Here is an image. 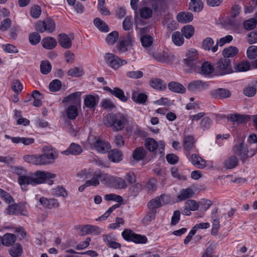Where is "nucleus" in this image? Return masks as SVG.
Returning <instances> with one entry per match:
<instances>
[{
  "mask_svg": "<svg viewBox=\"0 0 257 257\" xmlns=\"http://www.w3.org/2000/svg\"><path fill=\"white\" fill-rule=\"evenodd\" d=\"M88 141L89 144L93 146L97 151L101 153L107 152L110 148L109 143L102 140L100 138H92L91 139L89 137Z\"/></svg>",
  "mask_w": 257,
  "mask_h": 257,
  "instance_id": "obj_11",
  "label": "nucleus"
},
{
  "mask_svg": "<svg viewBox=\"0 0 257 257\" xmlns=\"http://www.w3.org/2000/svg\"><path fill=\"white\" fill-rule=\"evenodd\" d=\"M176 18L180 23H187L193 20V16L190 12H180L177 15Z\"/></svg>",
  "mask_w": 257,
  "mask_h": 257,
  "instance_id": "obj_28",
  "label": "nucleus"
},
{
  "mask_svg": "<svg viewBox=\"0 0 257 257\" xmlns=\"http://www.w3.org/2000/svg\"><path fill=\"white\" fill-rule=\"evenodd\" d=\"M199 204L201 205H203L204 204L207 205V206L206 209H208L212 205V203L210 200L204 199L202 200L199 203H197L194 200H188L185 202V206L190 210H191V211H196L198 209Z\"/></svg>",
  "mask_w": 257,
  "mask_h": 257,
  "instance_id": "obj_16",
  "label": "nucleus"
},
{
  "mask_svg": "<svg viewBox=\"0 0 257 257\" xmlns=\"http://www.w3.org/2000/svg\"><path fill=\"white\" fill-rule=\"evenodd\" d=\"M5 137L7 139L11 140L14 144L22 143L26 146L32 144L34 142V139L32 138L12 137L8 135H5Z\"/></svg>",
  "mask_w": 257,
  "mask_h": 257,
  "instance_id": "obj_21",
  "label": "nucleus"
},
{
  "mask_svg": "<svg viewBox=\"0 0 257 257\" xmlns=\"http://www.w3.org/2000/svg\"><path fill=\"white\" fill-rule=\"evenodd\" d=\"M1 239L2 243L4 245L10 246L15 242L16 240V237L13 234L6 233Z\"/></svg>",
  "mask_w": 257,
  "mask_h": 257,
  "instance_id": "obj_37",
  "label": "nucleus"
},
{
  "mask_svg": "<svg viewBox=\"0 0 257 257\" xmlns=\"http://www.w3.org/2000/svg\"><path fill=\"white\" fill-rule=\"evenodd\" d=\"M250 68V65L247 61H242L238 63L235 67L237 71L244 72L248 70Z\"/></svg>",
  "mask_w": 257,
  "mask_h": 257,
  "instance_id": "obj_59",
  "label": "nucleus"
},
{
  "mask_svg": "<svg viewBox=\"0 0 257 257\" xmlns=\"http://www.w3.org/2000/svg\"><path fill=\"white\" fill-rule=\"evenodd\" d=\"M74 36L73 34H70V36L65 33L59 35L58 42L59 44L65 49H69L72 45V40H73Z\"/></svg>",
  "mask_w": 257,
  "mask_h": 257,
  "instance_id": "obj_17",
  "label": "nucleus"
},
{
  "mask_svg": "<svg viewBox=\"0 0 257 257\" xmlns=\"http://www.w3.org/2000/svg\"><path fill=\"white\" fill-rule=\"evenodd\" d=\"M56 176V174L49 172L38 171L35 173H30L27 175L19 176L18 181L21 186L42 184L47 180H48V184L51 185L53 183V181L50 180V179L54 178Z\"/></svg>",
  "mask_w": 257,
  "mask_h": 257,
  "instance_id": "obj_1",
  "label": "nucleus"
},
{
  "mask_svg": "<svg viewBox=\"0 0 257 257\" xmlns=\"http://www.w3.org/2000/svg\"><path fill=\"white\" fill-rule=\"evenodd\" d=\"M79 175L84 177V179H87L92 176V178L86 181V184L90 186L96 187L99 185V171H95L91 175L89 170L84 169L82 170Z\"/></svg>",
  "mask_w": 257,
  "mask_h": 257,
  "instance_id": "obj_7",
  "label": "nucleus"
},
{
  "mask_svg": "<svg viewBox=\"0 0 257 257\" xmlns=\"http://www.w3.org/2000/svg\"><path fill=\"white\" fill-rule=\"evenodd\" d=\"M194 194V191L191 188L181 190L178 193L177 198L180 201L191 198Z\"/></svg>",
  "mask_w": 257,
  "mask_h": 257,
  "instance_id": "obj_27",
  "label": "nucleus"
},
{
  "mask_svg": "<svg viewBox=\"0 0 257 257\" xmlns=\"http://www.w3.org/2000/svg\"><path fill=\"white\" fill-rule=\"evenodd\" d=\"M223 165L227 169H233L237 166L238 159L236 156L231 155L225 160Z\"/></svg>",
  "mask_w": 257,
  "mask_h": 257,
  "instance_id": "obj_30",
  "label": "nucleus"
},
{
  "mask_svg": "<svg viewBox=\"0 0 257 257\" xmlns=\"http://www.w3.org/2000/svg\"><path fill=\"white\" fill-rule=\"evenodd\" d=\"M183 62L186 66L191 70L197 71L201 65L198 61V53L197 51L193 48L187 50L185 53Z\"/></svg>",
  "mask_w": 257,
  "mask_h": 257,
  "instance_id": "obj_4",
  "label": "nucleus"
},
{
  "mask_svg": "<svg viewBox=\"0 0 257 257\" xmlns=\"http://www.w3.org/2000/svg\"><path fill=\"white\" fill-rule=\"evenodd\" d=\"M256 20L254 18H250L245 21L243 23L244 28L247 30L254 29L256 25Z\"/></svg>",
  "mask_w": 257,
  "mask_h": 257,
  "instance_id": "obj_60",
  "label": "nucleus"
},
{
  "mask_svg": "<svg viewBox=\"0 0 257 257\" xmlns=\"http://www.w3.org/2000/svg\"><path fill=\"white\" fill-rule=\"evenodd\" d=\"M40 205L45 208H57L59 206V203L54 198L48 199L42 197L39 199Z\"/></svg>",
  "mask_w": 257,
  "mask_h": 257,
  "instance_id": "obj_19",
  "label": "nucleus"
},
{
  "mask_svg": "<svg viewBox=\"0 0 257 257\" xmlns=\"http://www.w3.org/2000/svg\"><path fill=\"white\" fill-rule=\"evenodd\" d=\"M99 171V179L101 182L105 185L109 187H111L114 177L108 173H106L104 172Z\"/></svg>",
  "mask_w": 257,
  "mask_h": 257,
  "instance_id": "obj_29",
  "label": "nucleus"
},
{
  "mask_svg": "<svg viewBox=\"0 0 257 257\" xmlns=\"http://www.w3.org/2000/svg\"><path fill=\"white\" fill-rule=\"evenodd\" d=\"M66 114L69 119H74L78 115L77 107L74 105H70L66 109Z\"/></svg>",
  "mask_w": 257,
  "mask_h": 257,
  "instance_id": "obj_35",
  "label": "nucleus"
},
{
  "mask_svg": "<svg viewBox=\"0 0 257 257\" xmlns=\"http://www.w3.org/2000/svg\"><path fill=\"white\" fill-rule=\"evenodd\" d=\"M212 95L213 97L216 98H226L231 96V92L229 90L226 89L218 88L212 92Z\"/></svg>",
  "mask_w": 257,
  "mask_h": 257,
  "instance_id": "obj_26",
  "label": "nucleus"
},
{
  "mask_svg": "<svg viewBox=\"0 0 257 257\" xmlns=\"http://www.w3.org/2000/svg\"><path fill=\"white\" fill-rule=\"evenodd\" d=\"M172 40L176 46H181L184 43V38L180 32L176 31L172 34Z\"/></svg>",
  "mask_w": 257,
  "mask_h": 257,
  "instance_id": "obj_46",
  "label": "nucleus"
},
{
  "mask_svg": "<svg viewBox=\"0 0 257 257\" xmlns=\"http://www.w3.org/2000/svg\"><path fill=\"white\" fill-rule=\"evenodd\" d=\"M150 84L153 88L160 90H163L166 88V84L159 78L152 79Z\"/></svg>",
  "mask_w": 257,
  "mask_h": 257,
  "instance_id": "obj_38",
  "label": "nucleus"
},
{
  "mask_svg": "<svg viewBox=\"0 0 257 257\" xmlns=\"http://www.w3.org/2000/svg\"><path fill=\"white\" fill-rule=\"evenodd\" d=\"M146 155V152L143 148L139 147L136 148L133 152L132 157L133 160L131 163L135 164L136 162H139L143 159Z\"/></svg>",
  "mask_w": 257,
  "mask_h": 257,
  "instance_id": "obj_24",
  "label": "nucleus"
},
{
  "mask_svg": "<svg viewBox=\"0 0 257 257\" xmlns=\"http://www.w3.org/2000/svg\"><path fill=\"white\" fill-rule=\"evenodd\" d=\"M144 75V73L142 71H130L126 73V76L132 79H139L142 78Z\"/></svg>",
  "mask_w": 257,
  "mask_h": 257,
  "instance_id": "obj_61",
  "label": "nucleus"
},
{
  "mask_svg": "<svg viewBox=\"0 0 257 257\" xmlns=\"http://www.w3.org/2000/svg\"><path fill=\"white\" fill-rule=\"evenodd\" d=\"M156 213L157 211H152L149 210V211L147 213L146 215L142 219V222L145 225H149L152 220L155 219Z\"/></svg>",
  "mask_w": 257,
  "mask_h": 257,
  "instance_id": "obj_45",
  "label": "nucleus"
},
{
  "mask_svg": "<svg viewBox=\"0 0 257 257\" xmlns=\"http://www.w3.org/2000/svg\"><path fill=\"white\" fill-rule=\"evenodd\" d=\"M55 23L51 19L47 18L43 21H38L35 26L36 30L40 33H52L55 30Z\"/></svg>",
  "mask_w": 257,
  "mask_h": 257,
  "instance_id": "obj_9",
  "label": "nucleus"
},
{
  "mask_svg": "<svg viewBox=\"0 0 257 257\" xmlns=\"http://www.w3.org/2000/svg\"><path fill=\"white\" fill-rule=\"evenodd\" d=\"M216 70L220 75L232 73V70L230 65V60L226 58L220 59L217 63Z\"/></svg>",
  "mask_w": 257,
  "mask_h": 257,
  "instance_id": "obj_10",
  "label": "nucleus"
},
{
  "mask_svg": "<svg viewBox=\"0 0 257 257\" xmlns=\"http://www.w3.org/2000/svg\"><path fill=\"white\" fill-rule=\"evenodd\" d=\"M168 86L171 91L176 93H184L186 91L185 88L177 82H171L168 84Z\"/></svg>",
  "mask_w": 257,
  "mask_h": 257,
  "instance_id": "obj_33",
  "label": "nucleus"
},
{
  "mask_svg": "<svg viewBox=\"0 0 257 257\" xmlns=\"http://www.w3.org/2000/svg\"><path fill=\"white\" fill-rule=\"evenodd\" d=\"M83 69L81 67H75L68 71V74L73 77H79L82 75Z\"/></svg>",
  "mask_w": 257,
  "mask_h": 257,
  "instance_id": "obj_56",
  "label": "nucleus"
},
{
  "mask_svg": "<svg viewBox=\"0 0 257 257\" xmlns=\"http://www.w3.org/2000/svg\"><path fill=\"white\" fill-rule=\"evenodd\" d=\"M24 159L28 163L41 165L39 155H26L24 157Z\"/></svg>",
  "mask_w": 257,
  "mask_h": 257,
  "instance_id": "obj_49",
  "label": "nucleus"
},
{
  "mask_svg": "<svg viewBox=\"0 0 257 257\" xmlns=\"http://www.w3.org/2000/svg\"><path fill=\"white\" fill-rule=\"evenodd\" d=\"M104 60L107 66L113 70H118L127 64L125 60L122 59L113 53H107L104 56Z\"/></svg>",
  "mask_w": 257,
  "mask_h": 257,
  "instance_id": "obj_6",
  "label": "nucleus"
},
{
  "mask_svg": "<svg viewBox=\"0 0 257 257\" xmlns=\"http://www.w3.org/2000/svg\"><path fill=\"white\" fill-rule=\"evenodd\" d=\"M183 35L187 39H189L194 34V29L191 25H187L183 27L181 30Z\"/></svg>",
  "mask_w": 257,
  "mask_h": 257,
  "instance_id": "obj_51",
  "label": "nucleus"
},
{
  "mask_svg": "<svg viewBox=\"0 0 257 257\" xmlns=\"http://www.w3.org/2000/svg\"><path fill=\"white\" fill-rule=\"evenodd\" d=\"M145 146L150 152H154L158 148L160 153L162 152L165 147L163 142L160 141L157 143L154 139L152 138H148L146 140Z\"/></svg>",
  "mask_w": 257,
  "mask_h": 257,
  "instance_id": "obj_15",
  "label": "nucleus"
},
{
  "mask_svg": "<svg viewBox=\"0 0 257 257\" xmlns=\"http://www.w3.org/2000/svg\"><path fill=\"white\" fill-rule=\"evenodd\" d=\"M214 42L210 37L204 39L202 43V48L205 51H210L216 52L217 51V45H214Z\"/></svg>",
  "mask_w": 257,
  "mask_h": 257,
  "instance_id": "obj_22",
  "label": "nucleus"
},
{
  "mask_svg": "<svg viewBox=\"0 0 257 257\" xmlns=\"http://www.w3.org/2000/svg\"><path fill=\"white\" fill-rule=\"evenodd\" d=\"M42 46L47 49H52L57 45L56 40L52 37H47L42 40Z\"/></svg>",
  "mask_w": 257,
  "mask_h": 257,
  "instance_id": "obj_36",
  "label": "nucleus"
},
{
  "mask_svg": "<svg viewBox=\"0 0 257 257\" xmlns=\"http://www.w3.org/2000/svg\"><path fill=\"white\" fill-rule=\"evenodd\" d=\"M29 39L32 45H35L40 42L41 36L38 33L34 32L30 34Z\"/></svg>",
  "mask_w": 257,
  "mask_h": 257,
  "instance_id": "obj_63",
  "label": "nucleus"
},
{
  "mask_svg": "<svg viewBox=\"0 0 257 257\" xmlns=\"http://www.w3.org/2000/svg\"><path fill=\"white\" fill-rule=\"evenodd\" d=\"M212 229L211 233L213 235H216L218 234L220 228V221L217 215L215 214L214 216L212 217Z\"/></svg>",
  "mask_w": 257,
  "mask_h": 257,
  "instance_id": "obj_40",
  "label": "nucleus"
},
{
  "mask_svg": "<svg viewBox=\"0 0 257 257\" xmlns=\"http://www.w3.org/2000/svg\"><path fill=\"white\" fill-rule=\"evenodd\" d=\"M103 122L112 128L114 131L122 130L129 123L128 116L124 113L118 112L116 113H108L103 118Z\"/></svg>",
  "mask_w": 257,
  "mask_h": 257,
  "instance_id": "obj_2",
  "label": "nucleus"
},
{
  "mask_svg": "<svg viewBox=\"0 0 257 257\" xmlns=\"http://www.w3.org/2000/svg\"><path fill=\"white\" fill-rule=\"evenodd\" d=\"M152 10L148 7H144L140 9V16L145 19H148L152 16Z\"/></svg>",
  "mask_w": 257,
  "mask_h": 257,
  "instance_id": "obj_50",
  "label": "nucleus"
},
{
  "mask_svg": "<svg viewBox=\"0 0 257 257\" xmlns=\"http://www.w3.org/2000/svg\"><path fill=\"white\" fill-rule=\"evenodd\" d=\"M10 254L13 257H19L23 252V248L20 243H16L9 250Z\"/></svg>",
  "mask_w": 257,
  "mask_h": 257,
  "instance_id": "obj_41",
  "label": "nucleus"
},
{
  "mask_svg": "<svg viewBox=\"0 0 257 257\" xmlns=\"http://www.w3.org/2000/svg\"><path fill=\"white\" fill-rule=\"evenodd\" d=\"M211 123V119L208 116H205L201 119L199 124L200 128L203 131H205L210 127Z\"/></svg>",
  "mask_w": 257,
  "mask_h": 257,
  "instance_id": "obj_52",
  "label": "nucleus"
},
{
  "mask_svg": "<svg viewBox=\"0 0 257 257\" xmlns=\"http://www.w3.org/2000/svg\"><path fill=\"white\" fill-rule=\"evenodd\" d=\"M62 86V83L58 79L53 80L49 84L50 90L52 92H56L60 90Z\"/></svg>",
  "mask_w": 257,
  "mask_h": 257,
  "instance_id": "obj_58",
  "label": "nucleus"
},
{
  "mask_svg": "<svg viewBox=\"0 0 257 257\" xmlns=\"http://www.w3.org/2000/svg\"><path fill=\"white\" fill-rule=\"evenodd\" d=\"M141 41L144 47H149L153 44V38L150 35H145L142 37Z\"/></svg>",
  "mask_w": 257,
  "mask_h": 257,
  "instance_id": "obj_62",
  "label": "nucleus"
},
{
  "mask_svg": "<svg viewBox=\"0 0 257 257\" xmlns=\"http://www.w3.org/2000/svg\"><path fill=\"white\" fill-rule=\"evenodd\" d=\"M194 139L192 136L186 137L184 139L183 146L186 151L191 150L193 146Z\"/></svg>",
  "mask_w": 257,
  "mask_h": 257,
  "instance_id": "obj_55",
  "label": "nucleus"
},
{
  "mask_svg": "<svg viewBox=\"0 0 257 257\" xmlns=\"http://www.w3.org/2000/svg\"><path fill=\"white\" fill-rule=\"evenodd\" d=\"M190 160L192 164L197 168L203 169L206 166V161L198 155L192 154Z\"/></svg>",
  "mask_w": 257,
  "mask_h": 257,
  "instance_id": "obj_23",
  "label": "nucleus"
},
{
  "mask_svg": "<svg viewBox=\"0 0 257 257\" xmlns=\"http://www.w3.org/2000/svg\"><path fill=\"white\" fill-rule=\"evenodd\" d=\"M123 239L128 241H133L136 243H146L147 238L145 235L135 233L130 229H125L122 232Z\"/></svg>",
  "mask_w": 257,
  "mask_h": 257,
  "instance_id": "obj_8",
  "label": "nucleus"
},
{
  "mask_svg": "<svg viewBox=\"0 0 257 257\" xmlns=\"http://www.w3.org/2000/svg\"><path fill=\"white\" fill-rule=\"evenodd\" d=\"M109 160L114 163H118L122 160V153L117 150H113L108 154Z\"/></svg>",
  "mask_w": 257,
  "mask_h": 257,
  "instance_id": "obj_34",
  "label": "nucleus"
},
{
  "mask_svg": "<svg viewBox=\"0 0 257 257\" xmlns=\"http://www.w3.org/2000/svg\"><path fill=\"white\" fill-rule=\"evenodd\" d=\"M111 187L122 189L126 188L127 187V184L125 179L120 177H114Z\"/></svg>",
  "mask_w": 257,
  "mask_h": 257,
  "instance_id": "obj_39",
  "label": "nucleus"
},
{
  "mask_svg": "<svg viewBox=\"0 0 257 257\" xmlns=\"http://www.w3.org/2000/svg\"><path fill=\"white\" fill-rule=\"evenodd\" d=\"M118 33L117 31H113L109 34L106 38V41L109 45H113L118 38Z\"/></svg>",
  "mask_w": 257,
  "mask_h": 257,
  "instance_id": "obj_54",
  "label": "nucleus"
},
{
  "mask_svg": "<svg viewBox=\"0 0 257 257\" xmlns=\"http://www.w3.org/2000/svg\"><path fill=\"white\" fill-rule=\"evenodd\" d=\"M234 153L238 156L240 160L243 162L247 160L249 151L248 148L243 143H240L235 145L233 147Z\"/></svg>",
  "mask_w": 257,
  "mask_h": 257,
  "instance_id": "obj_14",
  "label": "nucleus"
},
{
  "mask_svg": "<svg viewBox=\"0 0 257 257\" xmlns=\"http://www.w3.org/2000/svg\"><path fill=\"white\" fill-rule=\"evenodd\" d=\"M170 197L168 196L161 195L151 200L148 203L147 206L150 210L157 211V208L162 206V202L167 203Z\"/></svg>",
  "mask_w": 257,
  "mask_h": 257,
  "instance_id": "obj_13",
  "label": "nucleus"
},
{
  "mask_svg": "<svg viewBox=\"0 0 257 257\" xmlns=\"http://www.w3.org/2000/svg\"><path fill=\"white\" fill-rule=\"evenodd\" d=\"M95 26L101 31L107 32L109 31V28L107 24L101 19L96 18L93 21Z\"/></svg>",
  "mask_w": 257,
  "mask_h": 257,
  "instance_id": "obj_44",
  "label": "nucleus"
},
{
  "mask_svg": "<svg viewBox=\"0 0 257 257\" xmlns=\"http://www.w3.org/2000/svg\"><path fill=\"white\" fill-rule=\"evenodd\" d=\"M238 52V49L234 46H230L224 49L222 54L224 58H229L235 56Z\"/></svg>",
  "mask_w": 257,
  "mask_h": 257,
  "instance_id": "obj_42",
  "label": "nucleus"
},
{
  "mask_svg": "<svg viewBox=\"0 0 257 257\" xmlns=\"http://www.w3.org/2000/svg\"><path fill=\"white\" fill-rule=\"evenodd\" d=\"M82 152L81 147L76 143H72L69 148L66 150L62 152L64 155H68L70 154L73 155H77L80 154Z\"/></svg>",
  "mask_w": 257,
  "mask_h": 257,
  "instance_id": "obj_25",
  "label": "nucleus"
},
{
  "mask_svg": "<svg viewBox=\"0 0 257 257\" xmlns=\"http://www.w3.org/2000/svg\"><path fill=\"white\" fill-rule=\"evenodd\" d=\"M133 44V38L130 35H127L119 40L116 47L119 53H125L131 49Z\"/></svg>",
  "mask_w": 257,
  "mask_h": 257,
  "instance_id": "obj_12",
  "label": "nucleus"
},
{
  "mask_svg": "<svg viewBox=\"0 0 257 257\" xmlns=\"http://www.w3.org/2000/svg\"><path fill=\"white\" fill-rule=\"evenodd\" d=\"M112 95L123 102H126L127 100V97L125 96L123 91L118 87L114 88V91Z\"/></svg>",
  "mask_w": 257,
  "mask_h": 257,
  "instance_id": "obj_53",
  "label": "nucleus"
},
{
  "mask_svg": "<svg viewBox=\"0 0 257 257\" xmlns=\"http://www.w3.org/2000/svg\"><path fill=\"white\" fill-rule=\"evenodd\" d=\"M81 95L80 92H76L73 93L65 97L62 101L63 103H68L75 106L79 105L81 103Z\"/></svg>",
  "mask_w": 257,
  "mask_h": 257,
  "instance_id": "obj_18",
  "label": "nucleus"
},
{
  "mask_svg": "<svg viewBox=\"0 0 257 257\" xmlns=\"http://www.w3.org/2000/svg\"><path fill=\"white\" fill-rule=\"evenodd\" d=\"M99 100V97L98 95H87L84 99V103L86 107L89 108H94Z\"/></svg>",
  "mask_w": 257,
  "mask_h": 257,
  "instance_id": "obj_20",
  "label": "nucleus"
},
{
  "mask_svg": "<svg viewBox=\"0 0 257 257\" xmlns=\"http://www.w3.org/2000/svg\"><path fill=\"white\" fill-rule=\"evenodd\" d=\"M41 13V8L38 5L33 6L31 8L30 15L34 19H38L39 18Z\"/></svg>",
  "mask_w": 257,
  "mask_h": 257,
  "instance_id": "obj_57",
  "label": "nucleus"
},
{
  "mask_svg": "<svg viewBox=\"0 0 257 257\" xmlns=\"http://www.w3.org/2000/svg\"><path fill=\"white\" fill-rule=\"evenodd\" d=\"M247 57L250 59H254L257 57V46H251L247 50Z\"/></svg>",
  "mask_w": 257,
  "mask_h": 257,
  "instance_id": "obj_64",
  "label": "nucleus"
},
{
  "mask_svg": "<svg viewBox=\"0 0 257 257\" xmlns=\"http://www.w3.org/2000/svg\"><path fill=\"white\" fill-rule=\"evenodd\" d=\"M207 85L201 80H195L191 82L188 85V89L191 91H195L204 88Z\"/></svg>",
  "mask_w": 257,
  "mask_h": 257,
  "instance_id": "obj_32",
  "label": "nucleus"
},
{
  "mask_svg": "<svg viewBox=\"0 0 257 257\" xmlns=\"http://www.w3.org/2000/svg\"><path fill=\"white\" fill-rule=\"evenodd\" d=\"M201 73L208 75L212 73L214 70L212 65L208 62H204L200 66Z\"/></svg>",
  "mask_w": 257,
  "mask_h": 257,
  "instance_id": "obj_47",
  "label": "nucleus"
},
{
  "mask_svg": "<svg viewBox=\"0 0 257 257\" xmlns=\"http://www.w3.org/2000/svg\"><path fill=\"white\" fill-rule=\"evenodd\" d=\"M40 67L41 72L44 75L48 74L52 69L51 64L48 60L42 61Z\"/></svg>",
  "mask_w": 257,
  "mask_h": 257,
  "instance_id": "obj_48",
  "label": "nucleus"
},
{
  "mask_svg": "<svg viewBox=\"0 0 257 257\" xmlns=\"http://www.w3.org/2000/svg\"><path fill=\"white\" fill-rule=\"evenodd\" d=\"M203 3L201 0H191L189 9L196 12H199L203 9Z\"/></svg>",
  "mask_w": 257,
  "mask_h": 257,
  "instance_id": "obj_43",
  "label": "nucleus"
},
{
  "mask_svg": "<svg viewBox=\"0 0 257 257\" xmlns=\"http://www.w3.org/2000/svg\"><path fill=\"white\" fill-rule=\"evenodd\" d=\"M58 152L49 146H44L42 150V154L39 155L41 165H50L54 163L58 158Z\"/></svg>",
  "mask_w": 257,
  "mask_h": 257,
  "instance_id": "obj_3",
  "label": "nucleus"
},
{
  "mask_svg": "<svg viewBox=\"0 0 257 257\" xmlns=\"http://www.w3.org/2000/svg\"><path fill=\"white\" fill-rule=\"evenodd\" d=\"M148 52L156 61L159 62L170 64L175 60V56L168 51L150 50Z\"/></svg>",
  "mask_w": 257,
  "mask_h": 257,
  "instance_id": "obj_5",
  "label": "nucleus"
},
{
  "mask_svg": "<svg viewBox=\"0 0 257 257\" xmlns=\"http://www.w3.org/2000/svg\"><path fill=\"white\" fill-rule=\"evenodd\" d=\"M147 95L143 93H139L136 91H133L132 95V99L133 100L139 104H144L147 99Z\"/></svg>",
  "mask_w": 257,
  "mask_h": 257,
  "instance_id": "obj_31",
  "label": "nucleus"
}]
</instances>
